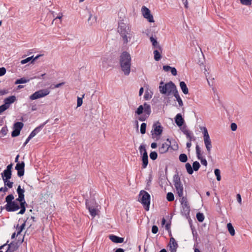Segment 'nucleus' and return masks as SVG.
Segmentation results:
<instances>
[{"instance_id":"7ed1b4c3","label":"nucleus","mask_w":252,"mask_h":252,"mask_svg":"<svg viewBox=\"0 0 252 252\" xmlns=\"http://www.w3.org/2000/svg\"><path fill=\"white\" fill-rule=\"evenodd\" d=\"M131 60L130 55L126 51L123 52L120 56V65L125 75H128L130 72Z\"/></svg>"},{"instance_id":"79ce46f5","label":"nucleus","mask_w":252,"mask_h":252,"mask_svg":"<svg viewBox=\"0 0 252 252\" xmlns=\"http://www.w3.org/2000/svg\"><path fill=\"white\" fill-rule=\"evenodd\" d=\"M150 158L151 159L154 160L157 158L158 154L155 151L151 152L150 154Z\"/></svg>"},{"instance_id":"39448f33","label":"nucleus","mask_w":252,"mask_h":252,"mask_svg":"<svg viewBox=\"0 0 252 252\" xmlns=\"http://www.w3.org/2000/svg\"><path fill=\"white\" fill-rule=\"evenodd\" d=\"M14 197L13 194H10L8 195L5 197V202L6 204L4 207H1L0 209L2 210L5 209L7 212H15L20 209L19 204L16 200H13Z\"/></svg>"},{"instance_id":"0e129e2a","label":"nucleus","mask_w":252,"mask_h":252,"mask_svg":"<svg viewBox=\"0 0 252 252\" xmlns=\"http://www.w3.org/2000/svg\"><path fill=\"white\" fill-rule=\"evenodd\" d=\"M237 200L240 204H241L242 199L241 195L240 194H237Z\"/></svg>"},{"instance_id":"680f3d73","label":"nucleus","mask_w":252,"mask_h":252,"mask_svg":"<svg viewBox=\"0 0 252 252\" xmlns=\"http://www.w3.org/2000/svg\"><path fill=\"white\" fill-rule=\"evenodd\" d=\"M21 209L20 211L18 213V214H21L23 215L25 213L26 211V207H20Z\"/></svg>"},{"instance_id":"338daca9","label":"nucleus","mask_w":252,"mask_h":252,"mask_svg":"<svg viewBox=\"0 0 252 252\" xmlns=\"http://www.w3.org/2000/svg\"><path fill=\"white\" fill-rule=\"evenodd\" d=\"M12 166H13V164L12 163L9 164L6 167V169L5 170L9 171H11V169L12 168Z\"/></svg>"},{"instance_id":"aec40b11","label":"nucleus","mask_w":252,"mask_h":252,"mask_svg":"<svg viewBox=\"0 0 252 252\" xmlns=\"http://www.w3.org/2000/svg\"><path fill=\"white\" fill-rule=\"evenodd\" d=\"M142 166L143 168H145L148 164V156L147 151L143 153L142 157Z\"/></svg>"},{"instance_id":"de8ad7c7","label":"nucleus","mask_w":252,"mask_h":252,"mask_svg":"<svg viewBox=\"0 0 252 252\" xmlns=\"http://www.w3.org/2000/svg\"><path fill=\"white\" fill-rule=\"evenodd\" d=\"M8 108V107L5 104H3L0 106V114L7 110Z\"/></svg>"},{"instance_id":"7c9ffc66","label":"nucleus","mask_w":252,"mask_h":252,"mask_svg":"<svg viewBox=\"0 0 252 252\" xmlns=\"http://www.w3.org/2000/svg\"><path fill=\"white\" fill-rule=\"evenodd\" d=\"M184 134H185L187 138L189 139V141H191L192 140H195V138L193 136H191V133L189 130H185L184 131Z\"/></svg>"},{"instance_id":"4d7b16f0","label":"nucleus","mask_w":252,"mask_h":252,"mask_svg":"<svg viewBox=\"0 0 252 252\" xmlns=\"http://www.w3.org/2000/svg\"><path fill=\"white\" fill-rule=\"evenodd\" d=\"M170 71L171 72V74L174 75L176 76L177 74V70L175 67H172L170 69Z\"/></svg>"},{"instance_id":"c756f323","label":"nucleus","mask_w":252,"mask_h":252,"mask_svg":"<svg viewBox=\"0 0 252 252\" xmlns=\"http://www.w3.org/2000/svg\"><path fill=\"white\" fill-rule=\"evenodd\" d=\"M96 21V17L95 16L93 17V15L90 13L89 17L88 19V22L89 23V24L90 25H92L94 23H95Z\"/></svg>"},{"instance_id":"a18cd8bd","label":"nucleus","mask_w":252,"mask_h":252,"mask_svg":"<svg viewBox=\"0 0 252 252\" xmlns=\"http://www.w3.org/2000/svg\"><path fill=\"white\" fill-rule=\"evenodd\" d=\"M85 94L82 95V97H78L77 98V107H80L82 105L83 103V98L84 97Z\"/></svg>"},{"instance_id":"bf43d9fd","label":"nucleus","mask_w":252,"mask_h":252,"mask_svg":"<svg viewBox=\"0 0 252 252\" xmlns=\"http://www.w3.org/2000/svg\"><path fill=\"white\" fill-rule=\"evenodd\" d=\"M171 68L172 67L170 66L169 65H164L163 66V69L166 72L170 71Z\"/></svg>"},{"instance_id":"423d86ee","label":"nucleus","mask_w":252,"mask_h":252,"mask_svg":"<svg viewBox=\"0 0 252 252\" xmlns=\"http://www.w3.org/2000/svg\"><path fill=\"white\" fill-rule=\"evenodd\" d=\"M177 90V89L176 85L172 81H170L165 84L163 81H161L160 83L159 91L162 94H166L169 96L172 94H173Z\"/></svg>"},{"instance_id":"c85d7f7f","label":"nucleus","mask_w":252,"mask_h":252,"mask_svg":"<svg viewBox=\"0 0 252 252\" xmlns=\"http://www.w3.org/2000/svg\"><path fill=\"white\" fill-rule=\"evenodd\" d=\"M227 227L229 231V233L231 236H234L235 234V230L231 223H228L227 224Z\"/></svg>"},{"instance_id":"9d476101","label":"nucleus","mask_w":252,"mask_h":252,"mask_svg":"<svg viewBox=\"0 0 252 252\" xmlns=\"http://www.w3.org/2000/svg\"><path fill=\"white\" fill-rule=\"evenodd\" d=\"M142 12L144 17L147 19L150 23L155 22L153 15L151 14L150 10L146 6H143L142 7Z\"/></svg>"},{"instance_id":"6e6d98bb","label":"nucleus","mask_w":252,"mask_h":252,"mask_svg":"<svg viewBox=\"0 0 252 252\" xmlns=\"http://www.w3.org/2000/svg\"><path fill=\"white\" fill-rule=\"evenodd\" d=\"M6 73V69L4 67L0 68V76H2Z\"/></svg>"},{"instance_id":"4be33fe9","label":"nucleus","mask_w":252,"mask_h":252,"mask_svg":"<svg viewBox=\"0 0 252 252\" xmlns=\"http://www.w3.org/2000/svg\"><path fill=\"white\" fill-rule=\"evenodd\" d=\"M109 239L115 243H122L124 241V238L122 237H119L117 236L111 235L109 236Z\"/></svg>"},{"instance_id":"052dcab7","label":"nucleus","mask_w":252,"mask_h":252,"mask_svg":"<svg viewBox=\"0 0 252 252\" xmlns=\"http://www.w3.org/2000/svg\"><path fill=\"white\" fill-rule=\"evenodd\" d=\"M13 185V182L9 181L7 183H5V186H7L9 189L12 188Z\"/></svg>"},{"instance_id":"2f4dec72","label":"nucleus","mask_w":252,"mask_h":252,"mask_svg":"<svg viewBox=\"0 0 252 252\" xmlns=\"http://www.w3.org/2000/svg\"><path fill=\"white\" fill-rule=\"evenodd\" d=\"M186 168L187 170V172L190 174L191 175L193 172V168L191 165V164L189 163H187L185 165Z\"/></svg>"},{"instance_id":"20e7f679","label":"nucleus","mask_w":252,"mask_h":252,"mask_svg":"<svg viewBox=\"0 0 252 252\" xmlns=\"http://www.w3.org/2000/svg\"><path fill=\"white\" fill-rule=\"evenodd\" d=\"M151 113V106L146 102H145L143 105H140L135 111L136 114L141 115L139 117L138 120L141 122L146 121L149 118Z\"/></svg>"},{"instance_id":"f257e3e1","label":"nucleus","mask_w":252,"mask_h":252,"mask_svg":"<svg viewBox=\"0 0 252 252\" xmlns=\"http://www.w3.org/2000/svg\"><path fill=\"white\" fill-rule=\"evenodd\" d=\"M173 182L175 187L177 193L181 198L180 202L182 205L181 214L187 219H190V207L186 197L183 196V186L181 183L180 177L178 173L173 176Z\"/></svg>"},{"instance_id":"f8f14e48","label":"nucleus","mask_w":252,"mask_h":252,"mask_svg":"<svg viewBox=\"0 0 252 252\" xmlns=\"http://www.w3.org/2000/svg\"><path fill=\"white\" fill-rule=\"evenodd\" d=\"M171 146V141L168 138L166 139V142L162 143L161 146L158 148L159 152L160 154H164L167 152Z\"/></svg>"},{"instance_id":"9b49d317","label":"nucleus","mask_w":252,"mask_h":252,"mask_svg":"<svg viewBox=\"0 0 252 252\" xmlns=\"http://www.w3.org/2000/svg\"><path fill=\"white\" fill-rule=\"evenodd\" d=\"M25 162L22 161L21 162H18L15 166V169L17 171V175L18 177H21L24 175L25 173Z\"/></svg>"},{"instance_id":"13d9d810","label":"nucleus","mask_w":252,"mask_h":252,"mask_svg":"<svg viewBox=\"0 0 252 252\" xmlns=\"http://www.w3.org/2000/svg\"><path fill=\"white\" fill-rule=\"evenodd\" d=\"M237 126L235 123H232L231 124V129L232 131H235L237 129Z\"/></svg>"},{"instance_id":"b1692460","label":"nucleus","mask_w":252,"mask_h":252,"mask_svg":"<svg viewBox=\"0 0 252 252\" xmlns=\"http://www.w3.org/2000/svg\"><path fill=\"white\" fill-rule=\"evenodd\" d=\"M180 87L183 92V93L187 94L189 93V89L187 86L186 84L184 81H181L180 82Z\"/></svg>"},{"instance_id":"6e6552de","label":"nucleus","mask_w":252,"mask_h":252,"mask_svg":"<svg viewBox=\"0 0 252 252\" xmlns=\"http://www.w3.org/2000/svg\"><path fill=\"white\" fill-rule=\"evenodd\" d=\"M203 139L204 142L205 146L207 149V154L208 155V157H211V151L212 148V142L208 132L207 129L206 127H203Z\"/></svg>"},{"instance_id":"f3484780","label":"nucleus","mask_w":252,"mask_h":252,"mask_svg":"<svg viewBox=\"0 0 252 252\" xmlns=\"http://www.w3.org/2000/svg\"><path fill=\"white\" fill-rule=\"evenodd\" d=\"M18 248V244L15 242H11L8 247V249L6 252H14L16 251Z\"/></svg>"},{"instance_id":"5701e85b","label":"nucleus","mask_w":252,"mask_h":252,"mask_svg":"<svg viewBox=\"0 0 252 252\" xmlns=\"http://www.w3.org/2000/svg\"><path fill=\"white\" fill-rule=\"evenodd\" d=\"M86 207L88 210H90V209H93V208L96 207V203L94 200H86Z\"/></svg>"},{"instance_id":"2eb2a0df","label":"nucleus","mask_w":252,"mask_h":252,"mask_svg":"<svg viewBox=\"0 0 252 252\" xmlns=\"http://www.w3.org/2000/svg\"><path fill=\"white\" fill-rule=\"evenodd\" d=\"M170 250L171 252H176L178 245L173 237L170 239Z\"/></svg>"},{"instance_id":"ddd939ff","label":"nucleus","mask_w":252,"mask_h":252,"mask_svg":"<svg viewBox=\"0 0 252 252\" xmlns=\"http://www.w3.org/2000/svg\"><path fill=\"white\" fill-rule=\"evenodd\" d=\"M195 149L197 158L200 160L202 164L206 166L207 165V161L206 159L203 158L201 154L200 148L198 144H196Z\"/></svg>"},{"instance_id":"c03bdc74","label":"nucleus","mask_w":252,"mask_h":252,"mask_svg":"<svg viewBox=\"0 0 252 252\" xmlns=\"http://www.w3.org/2000/svg\"><path fill=\"white\" fill-rule=\"evenodd\" d=\"M89 211L90 213V215L92 217H94L96 215V211H97L96 208H93V209L91 208L90 210H89Z\"/></svg>"},{"instance_id":"412c9836","label":"nucleus","mask_w":252,"mask_h":252,"mask_svg":"<svg viewBox=\"0 0 252 252\" xmlns=\"http://www.w3.org/2000/svg\"><path fill=\"white\" fill-rule=\"evenodd\" d=\"M175 121L176 125L179 126H181L184 123V120L180 113L178 114L176 116Z\"/></svg>"},{"instance_id":"4c0bfd02","label":"nucleus","mask_w":252,"mask_h":252,"mask_svg":"<svg viewBox=\"0 0 252 252\" xmlns=\"http://www.w3.org/2000/svg\"><path fill=\"white\" fill-rule=\"evenodd\" d=\"M215 174L217 177L218 181H220L221 180L220 171L219 169H216L214 171Z\"/></svg>"},{"instance_id":"72a5a7b5","label":"nucleus","mask_w":252,"mask_h":252,"mask_svg":"<svg viewBox=\"0 0 252 252\" xmlns=\"http://www.w3.org/2000/svg\"><path fill=\"white\" fill-rule=\"evenodd\" d=\"M196 219L197 220L200 222H202L204 220V216L203 213L198 212L196 214Z\"/></svg>"},{"instance_id":"4468645a","label":"nucleus","mask_w":252,"mask_h":252,"mask_svg":"<svg viewBox=\"0 0 252 252\" xmlns=\"http://www.w3.org/2000/svg\"><path fill=\"white\" fill-rule=\"evenodd\" d=\"M154 132L156 135H160L162 132V127L159 122L154 123L153 126Z\"/></svg>"},{"instance_id":"cd10ccee","label":"nucleus","mask_w":252,"mask_h":252,"mask_svg":"<svg viewBox=\"0 0 252 252\" xmlns=\"http://www.w3.org/2000/svg\"><path fill=\"white\" fill-rule=\"evenodd\" d=\"M24 124L22 122H16L14 124V129H17L19 131L23 128Z\"/></svg>"},{"instance_id":"ea45409f","label":"nucleus","mask_w":252,"mask_h":252,"mask_svg":"<svg viewBox=\"0 0 252 252\" xmlns=\"http://www.w3.org/2000/svg\"><path fill=\"white\" fill-rule=\"evenodd\" d=\"M242 4L247 6L251 5L252 3V0H240Z\"/></svg>"},{"instance_id":"a211bd4d","label":"nucleus","mask_w":252,"mask_h":252,"mask_svg":"<svg viewBox=\"0 0 252 252\" xmlns=\"http://www.w3.org/2000/svg\"><path fill=\"white\" fill-rule=\"evenodd\" d=\"M16 96L14 95L10 96L4 99V102L6 106L8 107H10L11 104L14 103L16 100Z\"/></svg>"},{"instance_id":"dca6fc26","label":"nucleus","mask_w":252,"mask_h":252,"mask_svg":"<svg viewBox=\"0 0 252 252\" xmlns=\"http://www.w3.org/2000/svg\"><path fill=\"white\" fill-rule=\"evenodd\" d=\"M46 124V122L36 127L33 131H32V132L30 133L29 136L31 138H33L43 128V127H44Z\"/></svg>"},{"instance_id":"f03ea898","label":"nucleus","mask_w":252,"mask_h":252,"mask_svg":"<svg viewBox=\"0 0 252 252\" xmlns=\"http://www.w3.org/2000/svg\"><path fill=\"white\" fill-rule=\"evenodd\" d=\"M118 32L123 38L124 44H127L133 36L132 32L128 25L122 20L118 22Z\"/></svg>"},{"instance_id":"774afa93","label":"nucleus","mask_w":252,"mask_h":252,"mask_svg":"<svg viewBox=\"0 0 252 252\" xmlns=\"http://www.w3.org/2000/svg\"><path fill=\"white\" fill-rule=\"evenodd\" d=\"M7 190H8V189H7V188L6 187H1V188H0V192L2 191V192H5Z\"/></svg>"},{"instance_id":"603ef678","label":"nucleus","mask_w":252,"mask_h":252,"mask_svg":"<svg viewBox=\"0 0 252 252\" xmlns=\"http://www.w3.org/2000/svg\"><path fill=\"white\" fill-rule=\"evenodd\" d=\"M8 129L6 126H3L1 129V132L3 135H5L7 134Z\"/></svg>"},{"instance_id":"8fccbe9b","label":"nucleus","mask_w":252,"mask_h":252,"mask_svg":"<svg viewBox=\"0 0 252 252\" xmlns=\"http://www.w3.org/2000/svg\"><path fill=\"white\" fill-rule=\"evenodd\" d=\"M26 223L28 224H29V218H27L26 220L20 227H18V228L19 229H20L22 231H23V230L24 229V228Z\"/></svg>"},{"instance_id":"bb28decb","label":"nucleus","mask_w":252,"mask_h":252,"mask_svg":"<svg viewBox=\"0 0 252 252\" xmlns=\"http://www.w3.org/2000/svg\"><path fill=\"white\" fill-rule=\"evenodd\" d=\"M150 39L154 47H157L160 50L161 49V47L158 45L156 39L154 38L153 36H151Z\"/></svg>"},{"instance_id":"1a4fd4ad","label":"nucleus","mask_w":252,"mask_h":252,"mask_svg":"<svg viewBox=\"0 0 252 252\" xmlns=\"http://www.w3.org/2000/svg\"><path fill=\"white\" fill-rule=\"evenodd\" d=\"M50 93V91L48 89H42L38 91L35 92L30 96V98L31 100H35L41 97H44Z\"/></svg>"},{"instance_id":"e433bc0d","label":"nucleus","mask_w":252,"mask_h":252,"mask_svg":"<svg viewBox=\"0 0 252 252\" xmlns=\"http://www.w3.org/2000/svg\"><path fill=\"white\" fill-rule=\"evenodd\" d=\"M200 167V165L198 161H194L193 162L192 168H193V170H194L195 171L198 170Z\"/></svg>"},{"instance_id":"f704fd0d","label":"nucleus","mask_w":252,"mask_h":252,"mask_svg":"<svg viewBox=\"0 0 252 252\" xmlns=\"http://www.w3.org/2000/svg\"><path fill=\"white\" fill-rule=\"evenodd\" d=\"M154 59L156 61H158L160 60L161 56L159 52L157 50H156L154 51Z\"/></svg>"},{"instance_id":"6ab92c4d","label":"nucleus","mask_w":252,"mask_h":252,"mask_svg":"<svg viewBox=\"0 0 252 252\" xmlns=\"http://www.w3.org/2000/svg\"><path fill=\"white\" fill-rule=\"evenodd\" d=\"M17 192L18 194V197L16 199V200H22V199L25 198V190L24 189H21L20 185L18 187Z\"/></svg>"},{"instance_id":"a878e982","label":"nucleus","mask_w":252,"mask_h":252,"mask_svg":"<svg viewBox=\"0 0 252 252\" xmlns=\"http://www.w3.org/2000/svg\"><path fill=\"white\" fill-rule=\"evenodd\" d=\"M12 176V171L4 170L1 173L2 178L6 177V178L11 179Z\"/></svg>"},{"instance_id":"864d4df0","label":"nucleus","mask_w":252,"mask_h":252,"mask_svg":"<svg viewBox=\"0 0 252 252\" xmlns=\"http://www.w3.org/2000/svg\"><path fill=\"white\" fill-rule=\"evenodd\" d=\"M139 152L141 154H143V153L145 151H146L145 146L143 145H141L139 147Z\"/></svg>"},{"instance_id":"e2e57ef3","label":"nucleus","mask_w":252,"mask_h":252,"mask_svg":"<svg viewBox=\"0 0 252 252\" xmlns=\"http://www.w3.org/2000/svg\"><path fill=\"white\" fill-rule=\"evenodd\" d=\"M29 218V223L30 224V226H31L32 225V222H30L31 220H32L33 222L35 221V217H33V216H32L31 217V218Z\"/></svg>"},{"instance_id":"69168bd1","label":"nucleus","mask_w":252,"mask_h":252,"mask_svg":"<svg viewBox=\"0 0 252 252\" xmlns=\"http://www.w3.org/2000/svg\"><path fill=\"white\" fill-rule=\"evenodd\" d=\"M8 93L7 90H0V95H3L5 94H6Z\"/></svg>"},{"instance_id":"473e14b6","label":"nucleus","mask_w":252,"mask_h":252,"mask_svg":"<svg viewBox=\"0 0 252 252\" xmlns=\"http://www.w3.org/2000/svg\"><path fill=\"white\" fill-rule=\"evenodd\" d=\"M29 81H30V79H26L25 78H21L20 79H17L15 81V84L26 83L28 82Z\"/></svg>"},{"instance_id":"393cba45","label":"nucleus","mask_w":252,"mask_h":252,"mask_svg":"<svg viewBox=\"0 0 252 252\" xmlns=\"http://www.w3.org/2000/svg\"><path fill=\"white\" fill-rule=\"evenodd\" d=\"M175 97L176 98L177 101L178 102L179 105L180 107H182L183 106V102L181 99V98L180 96V95L178 93V90L176 91L174 94H173Z\"/></svg>"},{"instance_id":"a19ab883","label":"nucleus","mask_w":252,"mask_h":252,"mask_svg":"<svg viewBox=\"0 0 252 252\" xmlns=\"http://www.w3.org/2000/svg\"><path fill=\"white\" fill-rule=\"evenodd\" d=\"M146 124L145 123H142L140 127V132L141 134H145L146 132Z\"/></svg>"},{"instance_id":"3c124183","label":"nucleus","mask_w":252,"mask_h":252,"mask_svg":"<svg viewBox=\"0 0 252 252\" xmlns=\"http://www.w3.org/2000/svg\"><path fill=\"white\" fill-rule=\"evenodd\" d=\"M26 223L28 224H29V218H27L26 220L20 227H18V228L19 229H20L22 231H23V230L24 229V228Z\"/></svg>"},{"instance_id":"37998d69","label":"nucleus","mask_w":252,"mask_h":252,"mask_svg":"<svg viewBox=\"0 0 252 252\" xmlns=\"http://www.w3.org/2000/svg\"><path fill=\"white\" fill-rule=\"evenodd\" d=\"M17 201L19 202V206L20 207H26L27 206V204L25 200V198L22 199V200H16Z\"/></svg>"},{"instance_id":"5fc2aeb1","label":"nucleus","mask_w":252,"mask_h":252,"mask_svg":"<svg viewBox=\"0 0 252 252\" xmlns=\"http://www.w3.org/2000/svg\"><path fill=\"white\" fill-rule=\"evenodd\" d=\"M158 229L157 226L153 225L152 228V232L154 234H156L158 232Z\"/></svg>"},{"instance_id":"0eeeda50","label":"nucleus","mask_w":252,"mask_h":252,"mask_svg":"<svg viewBox=\"0 0 252 252\" xmlns=\"http://www.w3.org/2000/svg\"><path fill=\"white\" fill-rule=\"evenodd\" d=\"M139 201L143 205L146 211H149L150 204V195L147 191L142 190L139 194Z\"/></svg>"},{"instance_id":"49530a36","label":"nucleus","mask_w":252,"mask_h":252,"mask_svg":"<svg viewBox=\"0 0 252 252\" xmlns=\"http://www.w3.org/2000/svg\"><path fill=\"white\" fill-rule=\"evenodd\" d=\"M33 57V56H32V57H28V58H26V59L23 60L21 61V63L22 64H25V63H28L29 62L31 61V60H32Z\"/></svg>"},{"instance_id":"58836bf2","label":"nucleus","mask_w":252,"mask_h":252,"mask_svg":"<svg viewBox=\"0 0 252 252\" xmlns=\"http://www.w3.org/2000/svg\"><path fill=\"white\" fill-rule=\"evenodd\" d=\"M167 200L168 201H172L174 200V195L172 192H168L166 195Z\"/></svg>"},{"instance_id":"09e8293b","label":"nucleus","mask_w":252,"mask_h":252,"mask_svg":"<svg viewBox=\"0 0 252 252\" xmlns=\"http://www.w3.org/2000/svg\"><path fill=\"white\" fill-rule=\"evenodd\" d=\"M20 131H19V130H18L17 129H14V130H13V131L11 133V136H12V137H16L20 134Z\"/></svg>"},{"instance_id":"c9c22d12","label":"nucleus","mask_w":252,"mask_h":252,"mask_svg":"<svg viewBox=\"0 0 252 252\" xmlns=\"http://www.w3.org/2000/svg\"><path fill=\"white\" fill-rule=\"evenodd\" d=\"M179 159L182 162H186L188 160V157L185 154H181L180 155Z\"/></svg>"}]
</instances>
